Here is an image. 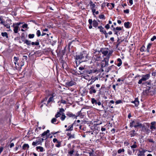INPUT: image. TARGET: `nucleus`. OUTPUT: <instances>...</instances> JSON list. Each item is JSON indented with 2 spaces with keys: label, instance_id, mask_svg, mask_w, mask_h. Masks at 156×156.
I'll return each mask as SVG.
<instances>
[{
  "label": "nucleus",
  "instance_id": "f257e3e1",
  "mask_svg": "<svg viewBox=\"0 0 156 156\" xmlns=\"http://www.w3.org/2000/svg\"><path fill=\"white\" fill-rule=\"evenodd\" d=\"M75 62L76 65L80 63L86 61L88 59V54L85 51H83L74 56Z\"/></svg>",
  "mask_w": 156,
  "mask_h": 156
},
{
  "label": "nucleus",
  "instance_id": "f03ea898",
  "mask_svg": "<svg viewBox=\"0 0 156 156\" xmlns=\"http://www.w3.org/2000/svg\"><path fill=\"white\" fill-rule=\"evenodd\" d=\"M130 127L132 128L134 127L135 128L137 127L141 128L143 127V124L137 120L134 119L132 120L130 122Z\"/></svg>",
  "mask_w": 156,
  "mask_h": 156
},
{
  "label": "nucleus",
  "instance_id": "7ed1b4c3",
  "mask_svg": "<svg viewBox=\"0 0 156 156\" xmlns=\"http://www.w3.org/2000/svg\"><path fill=\"white\" fill-rule=\"evenodd\" d=\"M96 88L95 87V85H93L90 86V88L89 89V93L91 94H95L96 92L98 90V88H100V84H97L96 85Z\"/></svg>",
  "mask_w": 156,
  "mask_h": 156
},
{
  "label": "nucleus",
  "instance_id": "20e7f679",
  "mask_svg": "<svg viewBox=\"0 0 156 156\" xmlns=\"http://www.w3.org/2000/svg\"><path fill=\"white\" fill-rule=\"evenodd\" d=\"M142 84H145L147 86V88L145 90L146 93H148L151 92L152 90H151V89L152 88V87L151 81V80H149L146 82L145 83Z\"/></svg>",
  "mask_w": 156,
  "mask_h": 156
},
{
  "label": "nucleus",
  "instance_id": "39448f33",
  "mask_svg": "<svg viewBox=\"0 0 156 156\" xmlns=\"http://www.w3.org/2000/svg\"><path fill=\"white\" fill-rule=\"evenodd\" d=\"M150 77V74L149 73L143 75L142 76V78L140 80L138 83L139 84L142 83L143 81H145L149 79Z\"/></svg>",
  "mask_w": 156,
  "mask_h": 156
},
{
  "label": "nucleus",
  "instance_id": "423d86ee",
  "mask_svg": "<svg viewBox=\"0 0 156 156\" xmlns=\"http://www.w3.org/2000/svg\"><path fill=\"white\" fill-rule=\"evenodd\" d=\"M19 58L18 57H14V63L15 65V68L16 69L20 71L21 69L22 65L20 66L19 64L17 62Z\"/></svg>",
  "mask_w": 156,
  "mask_h": 156
},
{
  "label": "nucleus",
  "instance_id": "0eeeda50",
  "mask_svg": "<svg viewBox=\"0 0 156 156\" xmlns=\"http://www.w3.org/2000/svg\"><path fill=\"white\" fill-rule=\"evenodd\" d=\"M23 23L18 22L16 23H13L12 27L13 28V31L15 33H17L18 32V28L19 27V26L21 24H23Z\"/></svg>",
  "mask_w": 156,
  "mask_h": 156
},
{
  "label": "nucleus",
  "instance_id": "6e6552de",
  "mask_svg": "<svg viewBox=\"0 0 156 156\" xmlns=\"http://www.w3.org/2000/svg\"><path fill=\"white\" fill-rule=\"evenodd\" d=\"M91 101L92 104H95L96 105H98V106H100L101 105V103L100 101L98 100H96L94 98H92Z\"/></svg>",
  "mask_w": 156,
  "mask_h": 156
},
{
  "label": "nucleus",
  "instance_id": "1a4fd4ad",
  "mask_svg": "<svg viewBox=\"0 0 156 156\" xmlns=\"http://www.w3.org/2000/svg\"><path fill=\"white\" fill-rule=\"evenodd\" d=\"M147 151V150L145 149H143L142 150H139L137 153V156H145V153Z\"/></svg>",
  "mask_w": 156,
  "mask_h": 156
},
{
  "label": "nucleus",
  "instance_id": "9d476101",
  "mask_svg": "<svg viewBox=\"0 0 156 156\" xmlns=\"http://www.w3.org/2000/svg\"><path fill=\"white\" fill-rule=\"evenodd\" d=\"M65 110L63 108H60L59 111L58 112H57V113L55 114V117L56 118H57L58 117H60L61 115V113H62Z\"/></svg>",
  "mask_w": 156,
  "mask_h": 156
},
{
  "label": "nucleus",
  "instance_id": "9b49d317",
  "mask_svg": "<svg viewBox=\"0 0 156 156\" xmlns=\"http://www.w3.org/2000/svg\"><path fill=\"white\" fill-rule=\"evenodd\" d=\"M76 84L75 81L71 80L70 81H68L66 83V85L68 87L72 86Z\"/></svg>",
  "mask_w": 156,
  "mask_h": 156
},
{
  "label": "nucleus",
  "instance_id": "f8f14e48",
  "mask_svg": "<svg viewBox=\"0 0 156 156\" xmlns=\"http://www.w3.org/2000/svg\"><path fill=\"white\" fill-rule=\"evenodd\" d=\"M66 115L69 117L72 118L74 119H76V115L73 114L71 112H67L66 113Z\"/></svg>",
  "mask_w": 156,
  "mask_h": 156
},
{
  "label": "nucleus",
  "instance_id": "ddd939ff",
  "mask_svg": "<svg viewBox=\"0 0 156 156\" xmlns=\"http://www.w3.org/2000/svg\"><path fill=\"white\" fill-rule=\"evenodd\" d=\"M91 71L90 70H87L86 69H85L83 71L82 76H88V74H90L91 73Z\"/></svg>",
  "mask_w": 156,
  "mask_h": 156
},
{
  "label": "nucleus",
  "instance_id": "4468645a",
  "mask_svg": "<svg viewBox=\"0 0 156 156\" xmlns=\"http://www.w3.org/2000/svg\"><path fill=\"white\" fill-rule=\"evenodd\" d=\"M76 121H75L74 122L70 125L68 128L66 129V131H72L73 130V125L75 124Z\"/></svg>",
  "mask_w": 156,
  "mask_h": 156
},
{
  "label": "nucleus",
  "instance_id": "2eb2a0df",
  "mask_svg": "<svg viewBox=\"0 0 156 156\" xmlns=\"http://www.w3.org/2000/svg\"><path fill=\"white\" fill-rule=\"evenodd\" d=\"M67 136L68 137V140H69L71 139L75 138V135L74 134H71V133H68L67 134Z\"/></svg>",
  "mask_w": 156,
  "mask_h": 156
},
{
  "label": "nucleus",
  "instance_id": "dca6fc26",
  "mask_svg": "<svg viewBox=\"0 0 156 156\" xmlns=\"http://www.w3.org/2000/svg\"><path fill=\"white\" fill-rule=\"evenodd\" d=\"M41 141L39 140V139L38 140H36L35 142H33L32 143V145L34 146H37L38 145H41Z\"/></svg>",
  "mask_w": 156,
  "mask_h": 156
},
{
  "label": "nucleus",
  "instance_id": "f3484780",
  "mask_svg": "<svg viewBox=\"0 0 156 156\" xmlns=\"http://www.w3.org/2000/svg\"><path fill=\"white\" fill-rule=\"evenodd\" d=\"M131 103L134 104L135 106L136 107L139 104V102L137 98H136L135 100L131 102Z\"/></svg>",
  "mask_w": 156,
  "mask_h": 156
},
{
  "label": "nucleus",
  "instance_id": "a211bd4d",
  "mask_svg": "<svg viewBox=\"0 0 156 156\" xmlns=\"http://www.w3.org/2000/svg\"><path fill=\"white\" fill-rule=\"evenodd\" d=\"M137 134V133L134 130H132L129 132V135L131 137H134L136 136Z\"/></svg>",
  "mask_w": 156,
  "mask_h": 156
},
{
  "label": "nucleus",
  "instance_id": "6ab92c4d",
  "mask_svg": "<svg viewBox=\"0 0 156 156\" xmlns=\"http://www.w3.org/2000/svg\"><path fill=\"white\" fill-rule=\"evenodd\" d=\"M131 146H130L131 148H137L138 147V143L137 142H135L134 143H131Z\"/></svg>",
  "mask_w": 156,
  "mask_h": 156
},
{
  "label": "nucleus",
  "instance_id": "aec40b11",
  "mask_svg": "<svg viewBox=\"0 0 156 156\" xmlns=\"http://www.w3.org/2000/svg\"><path fill=\"white\" fill-rule=\"evenodd\" d=\"M37 151L41 152H43L44 151V150L43 147L41 146H37L36 147Z\"/></svg>",
  "mask_w": 156,
  "mask_h": 156
},
{
  "label": "nucleus",
  "instance_id": "412c9836",
  "mask_svg": "<svg viewBox=\"0 0 156 156\" xmlns=\"http://www.w3.org/2000/svg\"><path fill=\"white\" fill-rule=\"evenodd\" d=\"M130 24V23L129 22H125L124 23V26L125 28L129 29L131 27Z\"/></svg>",
  "mask_w": 156,
  "mask_h": 156
},
{
  "label": "nucleus",
  "instance_id": "4be33fe9",
  "mask_svg": "<svg viewBox=\"0 0 156 156\" xmlns=\"http://www.w3.org/2000/svg\"><path fill=\"white\" fill-rule=\"evenodd\" d=\"M98 28L100 29V31L102 34H103L106 31V30H104V28L101 26L98 27Z\"/></svg>",
  "mask_w": 156,
  "mask_h": 156
},
{
  "label": "nucleus",
  "instance_id": "5701e85b",
  "mask_svg": "<svg viewBox=\"0 0 156 156\" xmlns=\"http://www.w3.org/2000/svg\"><path fill=\"white\" fill-rule=\"evenodd\" d=\"M92 25L95 28L98 27V22L95 20H94L92 22Z\"/></svg>",
  "mask_w": 156,
  "mask_h": 156
},
{
  "label": "nucleus",
  "instance_id": "b1692460",
  "mask_svg": "<svg viewBox=\"0 0 156 156\" xmlns=\"http://www.w3.org/2000/svg\"><path fill=\"white\" fill-rule=\"evenodd\" d=\"M117 62H118L119 63L118 64H117L116 62H115V64L116 65H117L119 67L121 65L122 63V61L120 58H118L117 59Z\"/></svg>",
  "mask_w": 156,
  "mask_h": 156
},
{
  "label": "nucleus",
  "instance_id": "393cba45",
  "mask_svg": "<svg viewBox=\"0 0 156 156\" xmlns=\"http://www.w3.org/2000/svg\"><path fill=\"white\" fill-rule=\"evenodd\" d=\"M53 97L54 96L52 95L48 99L47 104H46V105L47 106L48 105L51 101H52L53 100Z\"/></svg>",
  "mask_w": 156,
  "mask_h": 156
},
{
  "label": "nucleus",
  "instance_id": "a878e982",
  "mask_svg": "<svg viewBox=\"0 0 156 156\" xmlns=\"http://www.w3.org/2000/svg\"><path fill=\"white\" fill-rule=\"evenodd\" d=\"M74 152V149H72L71 151L68 152V154L67 156H72Z\"/></svg>",
  "mask_w": 156,
  "mask_h": 156
},
{
  "label": "nucleus",
  "instance_id": "bb28decb",
  "mask_svg": "<svg viewBox=\"0 0 156 156\" xmlns=\"http://www.w3.org/2000/svg\"><path fill=\"white\" fill-rule=\"evenodd\" d=\"M90 6V8H94L96 7V5L93 3L92 1H90L89 2Z\"/></svg>",
  "mask_w": 156,
  "mask_h": 156
},
{
  "label": "nucleus",
  "instance_id": "cd10ccee",
  "mask_svg": "<svg viewBox=\"0 0 156 156\" xmlns=\"http://www.w3.org/2000/svg\"><path fill=\"white\" fill-rule=\"evenodd\" d=\"M31 44L32 45H37L38 46L39 44V40H37V41L35 42H32L31 43Z\"/></svg>",
  "mask_w": 156,
  "mask_h": 156
},
{
  "label": "nucleus",
  "instance_id": "c85d7f7f",
  "mask_svg": "<svg viewBox=\"0 0 156 156\" xmlns=\"http://www.w3.org/2000/svg\"><path fill=\"white\" fill-rule=\"evenodd\" d=\"M92 20L91 19H89L88 20V22L90 26L89 27V28L90 29H91L92 28Z\"/></svg>",
  "mask_w": 156,
  "mask_h": 156
},
{
  "label": "nucleus",
  "instance_id": "c756f323",
  "mask_svg": "<svg viewBox=\"0 0 156 156\" xmlns=\"http://www.w3.org/2000/svg\"><path fill=\"white\" fill-rule=\"evenodd\" d=\"M156 122H152L151 123V126H150V129L152 130L153 129H155V127L154 126V125L155 124Z\"/></svg>",
  "mask_w": 156,
  "mask_h": 156
},
{
  "label": "nucleus",
  "instance_id": "7c9ffc66",
  "mask_svg": "<svg viewBox=\"0 0 156 156\" xmlns=\"http://www.w3.org/2000/svg\"><path fill=\"white\" fill-rule=\"evenodd\" d=\"M70 73H72L73 75H76L77 74V71H76V69H71L70 70Z\"/></svg>",
  "mask_w": 156,
  "mask_h": 156
},
{
  "label": "nucleus",
  "instance_id": "2f4dec72",
  "mask_svg": "<svg viewBox=\"0 0 156 156\" xmlns=\"http://www.w3.org/2000/svg\"><path fill=\"white\" fill-rule=\"evenodd\" d=\"M152 45V44L150 43H149L147 46V48L146 49V51L148 52H149V50L151 48Z\"/></svg>",
  "mask_w": 156,
  "mask_h": 156
},
{
  "label": "nucleus",
  "instance_id": "473e14b6",
  "mask_svg": "<svg viewBox=\"0 0 156 156\" xmlns=\"http://www.w3.org/2000/svg\"><path fill=\"white\" fill-rule=\"evenodd\" d=\"M1 35L3 37H5L6 38H8V36L7 33L6 32H2L1 33Z\"/></svg>",
  "mask_w": 156,
  "mask_h": 156
},
{
  "label": "nucleus",
  "instance_id": "72a5a7b5",
  "mask_svg": "<svg viewBox=\"0 0 156 156\" xmlns=\"http://www.w3.org/2000/svg\"><path fill=\"white\" fill-rule=\"evenodd\" d=\"M29 147V145L27 144H24L23 145L22 148L23 150H26L28 149Z\"/></svg>",
  "mask_w": 156,
  "mask_h": 156
},
{
  "label": "nucleus",
  "instance_id": "f704fd0d",
  "mask_svg": "<svg viewBox=\"0 0 156 156\" xmlns=\"http://www.w3.org/2000/svg\"><path fill=\"white\" fill-rule=\"evenodd\" d=\"M66 117L63 112L62 115V116L60 118V119L62 121H63L65 119Z\"/></svg>",
  "mask_w": 156,
  "mask_h": 156
},
{
  "label": "nucleus",
  "instance_id": "c9c22d12",
  "mask_svg": "<svg viewBox=\"0 0 156 156\" xmlns=\"http://www.w3.org/2000/svg\"><path fill=\"white\" fill-rule=\"evenodd\" d=\"M21 39L22 40V41L24 42V43L27 44V45H29V41L27 40H23V37H21Z\"/></svg>",
  "mask_w": 156,
  "mask_h": 156
},
{
  "label": "nucleus",
  "instance_id": "e433bc0d",
  "mask_svg": "<svg viewBox=\"0 0 156 156\" xmlns=\"http://www.w3.org/2000/svg\"><path fill=\"white\" fill-rule=\"evenodd\" d=\"M49 130H47L46 131H44L41 134V136H43L47 135L48 133H49Z\"/></svg>",
  "mask_w": 156,
  "mask_h": 156
},
{
  "label": "nucleus",
  "instance_id": "4c0bfd02",
  "mask_svg": "<svg viewBox=\"0 0 156 156\" xmlns=\"http://www.w3.org/2000/svg\"><path fill=\"white\" fill-rule=\"evenodd\" d=\"M76 116V118L78 116L81 117L82 116V113L81 112V111H79L78 112Z\"/></svg>",
  "mask_w": 156,
  "mask_h": 156
},
{
  "label": "nucleus",
  "instance_id": "58836bf2",
  "mask_svg": "<svg viewBox=\"0 0 156 156\" xmlns=\"http://www.w3.org/2000/svg\"><path fill=\"white\" fill-rule=\"evenodd\" d=\"M145 47L144 45H143L142 46V47L140 48V50L141 52L145 51Z\"/></svg>",
  "mask_w": 156,
  "mask_h": 156
},
{
  "label": "nucleus",
  "instance_id": "ea45409f",
  "mask_svg": "<svg viewBox=\"0 0 156 156\" xmlns=\"http://www.w3.org/2000/svg\"><path fill=\"white\" fill-rule=\"evenodd\" d=\"M102 53L103 54V55H104L106 56L107 55V54L108 53V51L107 50H103L102 51Z\"/></svg>",
  "mask_w": 156,
  "mask_h": 156
},
{
  "label": "nucleus",
  "instance_id": "a19ab883",
  "mask_svg": "<svg viewBox=\"0 0 156 156\" xmlns=\"http://www.w3.org/2000/svg\"><path fill=\"white\" fill-rule=\"evenodd\" d=\"M57 144H55V146L57 147H59L61 146V142L60 141H58L57 142Z\"/></svg>",
  "mask_w": 156,
  "mask_h": 156
},
{
  "label": "nucleus",
  "instance_id": "79ce46f5",
  "mask_svg": "<svg viewBox=\"0 0 156 156\" xmlns=\"http://www.w3.org/2000/svg\"><path fill=\"white\" fill-rule=\"evenodd\" d=\"M112 30L114 31L115 34L117 36H119L118 32L117 31V30H116V29H115V28H113V29H112Z\"/></svg>",
  "mask_w": 156,
  "mask_h": 156
},
{
  "label": "nucleus",
  "instance_id": "37998d69",
  "mask_svg": "<svg viewBox=\"0 0 156 156\" xmlns=\"http://www.w3.org/2000/svg\"><path fill=\"white\" fill-rule=\"evenodd\" d=\"M99 18L101 19H105V17L103 14L100 15L99 16Z\"/></svg>",
  "mask_w": 156,
  "mask_h": 156
},
{
  "label": "nucleus",
  "instance_id": "c03bdc74",
  "mask_svg": "<svg viewBox=\"0 0 156 156\" xmlns=\"http://www.w3.org/2000/svg\"><path fill=\"white\" fill-rule=\"evenodd\" d=\"M115 67V66L114 65H112L111 66L108 67V69H107V72H109L110 70H111L112 69V67Z\"/></svg>",
  "mask_w": 156,
  "mask_h": 156
},
{
  "label": "nucleus",
  "instance_id": "a18cd8bd",
  "mask_svg": "<svg viewBox=\"0 0 156 156\" xmlns=\"http://www.w3.org/2000/svg\"><path fill=\"white\" fill-rule=\"evenodd\" d=\"M110 5H111V6L110 5V7H109V8L112 9L114 8L115 7V4L113 3H110Z\"/></svg>",
  "mask_w": 156,
  "mask_h": 156
},
{
  "label": "nucleus",
  "instance_id": "49530a36",
  "mask_svg": "<svg viewBox=\"0 0 156 156\" xmlns=\"http://www.w3.org/2000/svg\"><path fill=\"white\" fill-rule=\"evenodd\" d=\"M36 34L38 37H40L41 35V32L40 30H38L37 31Z\"/></svg>",
  "mask_w": 156,
  "mask_h": 156
},
{
  "label": "nucleus",
  "instance_id": "de8ad7c7",
  "mask_svg": "<svg viewBox=\"0 0 156 156\" xmlns=\"http://www.w3.org/2000/svg\"><path fill=\"white\" fill-rule=\"evenodd\" d=\"M57 121V119L56 118H53L51 120V122L52 123H55Z\"/></svg>",
  "mask_w": 156,
  "mask_h": 156
},
{
  "label": "nucleus",
  "instance_id": "09e8293b",
  "mask_svg": "<svg viewBox=\"0 0 156 156\" xmlns=\"http://www.w3.org/2000/svg\"><path fill=\"white\" fill-rule=\"evenodd\" d=\"M125 151L124 149L122 148V149H119L118 151V153L119 154H120L122 152H124Z\"/></svg>",
  "mask_w": 156,
  "mask_h": 156
},
{
  "label": "nucleus",
  "instance_id": "8fccbe9b",
  "mask_svg": "<svg viewBox=\"0 0 156 156\" xmlns=\"http://www.w3.org/2000/svg\"><path fill=\"white\" fill-rule=\"evenodd\" d=\"M84 69H84L83 70L78 71H77V74H80L82 75L83 74V71L84 70Z\"/></svg>",
  "mask_w": 156,
  "mask_h": 156
},
{
  "label": "nucleus",
  "instance_id": "3c124183",
  "mask_svg": "<svg viewBox=\"0 0 156 156\" xmlns=\"http://www.w3.org/2000/svg\"><path fill=\"white\" fill-rule=\"evenodd\" d=\"M104 60L105 61V65L104 66V67L108 66V59H107V61L106 60H105V59H104Z\"/></svg>",
  "mask_w": 156,
  "mask_h": 156
},
{
  "label": "nucleus",
  "instance_id": "603ef678",
  "mask_svg": "<svg viewBox=\"0 0 156 156\" xmlns=\"http://www.w3.org/2000/svg\"><path fill=\"white\" fill-rule=\"evenodd\" d=\"M147 140L150 142L152 143H154V140L152 139H148Z\"/></svg>",
  "mask_w": 156,
  "mask_h": 156
},
{
  "label": "nucleus",
  "instance_id": "864d4df0",
  "mask_svg": "<svg viewBox=\"0 0 156 156\" xmlns=\"http://www.w3.org/2000/svg\"><path fill=\"white\" fill-rule=\"evenodd\" d=\"M115 103L116 104H118L120 103H122V101L121 100H119L117 101H116L115 102Z\"/></svg>",
  "mask_w": 156,
  "mask_h": 156
},
{
  "label": "nucleus",
  "instance_id": "5fc2aeb1",
  "mask_svg": "<svg viewBox=\"0 0 156 156\" xmlns=\"http://www.w3.org/2000/svg\"><path fill=\"white\" fill-rule=\"evenodd\" d=\"M105 27L108 30L110 28V25L109 24H107Z\"/></svg>",
  "mask_w": 156,
  "mask_h": 156
},
{
  "label": "nucleus",
  "instance_id": "6e6d98bb",
  "mask_svg": "<svg viewBox=\"0 0 156 156\" xmlns=\"http://www.w3.org/2000/svg\"><path fill=\"white\" fill-rule=\"evenodd\" d=\"M22 27L24 29L27 28V25L26 24H23Z\"/></svg>",
  "mask_w": 156,
  "mask_h": 156
},
{
  "label": "nucleus",
  "instance_id": "4d7b16f0",
  "mask_svg": "<svg viewBox=\"0 0 156 156\" xmlns=\"http://www.w3.org/2000/svg\"><path fill=\"white\" fill-rule=\"evenodd\" d=\"M94 8H90L91 9V11H92V12L93 13V14L94 15V16H95V14H94V13H95V12L96 11V10L94 9Z\"/></svg>",
  "mask_w": 156,
  "mask_h": 156
},
{
  "label": "nucleus",
  "instance_id": "13d9d810",
  "mask_svg": "<svg viewBox=\"0 0 156 156\" xmlns=\"http://www.w3.org/2000/svg\"><path fill=\"white\" fill-rule=\"evenodd\" d=\"M27 56L26 55H23L22 59L23 60H25L27 61Z\"/></svg>",
  "mask_w": 156,
  "mask_h": 156
},
{
  "label": "nucleus",
  "instance_id": "bf43d9fd",
  "mask_svg": "<svg viewBox=\"0 0 156 156\" xmlns=\"http://www.w3.org/2000/svg\"><path fill=\"white\" fill-rule=\"evenodd\" d=\"M115 29L117 31H120L122 30L121 27H117L115 28Z\"/></svg>",
  "mask_w": 156,
  "mask_h": 156
},
{
  "label": "nucleus",
  "instance_id": "052dcab7",
  "mask_svg": "<svg viewBox=\"0 0 156 156\" xmlns=\"http://www.w3.org/2000/svg\"><path fill=\"white\" fill-rule=\"evenodd\" d=\"M90 71H91V73H96V72H98V71L97 70V69H95V70H90Z\"/></svg>",
  "mask_w": 156,
  "mask_h": 156
},
{
  "label": "nucleus",
  "instance_id": "680f3d73",
  "mask_svg": "<svg viewBox=\"0 0 156 156\" xmlns=\"http://www.w3.org/2000/svg\"><path fill=\"white\" fill-rule=\"evenodd\" d=\"M127 153L129 155H131L132 153V151H131L130 150H128L127 151Z\"/></svg>",
  "mask_w": 156,
  "mask_h": 156
},
{
  "label": "nucleus",
  "instance_id": "e2e57ef3",
  "mask_svg": "<svg viewBox=\"0 0 156 156\" xmlns=\"http://www.w3.org/2000/svg\"><path fill=\"white\" fill-rule=\"evenodd\" d=\"M137 142V140L133 138L131 139V143H134V142Z\"/></svg>",
  "mask_w": 156,
  "mask_h": 156
},
{
  "label": "nucleus",
  "instance_id": "0e129e2a",
  "mask_svg": "<svg viewBox=\"0 0 156 156\" xmlns=\"http://www.w3.org/2000/svg\"><path fill=\"white\" fill-rule=\"evenodd\" d=\"M123 12L124 13H128L129 12V9H126V10H124L123 11Z\"/></svg>",
  "mask_w": 156,
  "mask_h": 156
},
{
  "label": "nucleus",
  "instance_id": "69168bd1",
  "mask_svg": "<svg viewBox=\"0 0 156 156\" xmlns=\"http://www.w3.org/2000/svg\"><path fill=\"white\" fill-rule=\"evenodd\" d=\"M156 39V36H154L153 37L151 38V41H153L155 39Z\"/></svg>",
  "mask_w": 156,
  "mask_h": 156
},
{
  "label": "nucleus",
  "instance_id": "338daca9",
  "mask_svg": "<svg viewBox=\"0 0 156 156\" xmlns=\"http://www.w3.org/2000/svg\"><path fill=\"white\" fill-rule=\"evenodd\" d=\"M61 102L62 103H63L64 104H66V101L65 100H63V99H62L61 101Z\"/></svg>",
  "mask_w": 156,
  "mask_h": 156
},
{
  "label": "nucleus",
  "instance_id": "774afa93",
  "mask_svg": "<svg viewBox=\"0 0 156 156\" xmlns=\"http://www.w3.org/2000/svg\"><path fill=\"white\" fill-rule=\"evenodd\" d=\"M152 76H156V70H155L154 72L152 73Z\"/></svg>",
  "mask_w": 156,
  "mask_h": 156
}]
</instances>
